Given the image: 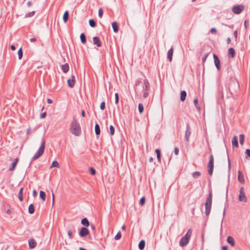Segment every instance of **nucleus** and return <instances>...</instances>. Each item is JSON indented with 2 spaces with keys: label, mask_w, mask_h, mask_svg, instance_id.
<instances>
[{
  "label": "nucleus",
  "mask_w": 250,
  "mask_h": 250,
  "mask_svg": "<svg viewBox=\"0 0 250 250\" xmlns=\"http://www.w3.org/2000/svg\"><path fill=\"white\" fill-rule=\"evenodd\" d=\"M70 131L72 134L76 136H79L81 134L80 124L75 117L73 118L71 122Z\"/></svg>",
  "instance_id": "f257e3e1"
},
{
  "label": "nucleus",
  "mask_w": 250,
  "mask_h": 250,
  "mask_svg": "<svg viewBox=\"0 0 250 250\" xmlns=\"http://www.w3.org/2000/svg\"><path fill=\"white\" fill-rule=\"evenodd\" d=\"M140 84H142L141 85L143 87V97L146 98L148 95V91L150 87L148 81L147 79H144L143 83L140 81H137L136 85H140Z\"/></svg>",
  "instance_id": "f03ea898"
},
{
  "label": "nucleus",
  "mask_w": 250,
  "mask_h": 250,
  "mask_svg": "<svg viewBox=\"0 0 250 250\" xmlns=\"http://www.w3.org/2000/svg\"><path fill=\"white\" fill-rule=\"evenodd\" d=\"M45 140L43 139H42V143L40 147L38 149L37 152L35 154L34 156L32 157L31 162L29 164V166L31 165L32 162L39 157H40L43 154L44 149H45Z\"/></svg>",
  "instance_id": "7ed1b4c3"
},
{
  "label": "nucleus",
  "mask_w": 250,
  "mask_h": 250,
  "mask_svg": "<svg viewBox=\"0 0 250 250\" xmlns=\"http://www.w3.org/2000/svg\"><path fill=\"white\" fill-rule=\"evenodd\" d=\"M212 205V193L210 192L205 203V213L207 216L210 213Z\"/></svg>",
  "instance_id": "20e7f679"
},
{
  "label": "nucleus",
  "mask_w": 250,
  "mask_h": 250,
  "mask_svg": "<svg viewBox=\"0 0 250 250\" xmlns=\"http://www.w3.org/2000/svg\"><path fill=\"white\" fill-rule=\"evenodd\" d=\"M208 167L209 175H212L214 167V158L212 154H211L209 156Z\"/></svg>",
  "instance_id": "39448f33"
},
{
  "label": "nucleus",
  "mask_w": 250,
  "mask_h": 250,
  "mask_svg": "<svg viewBox=\"0 0 250 250\" xmlns=\"http://www.w3.org/2000/svg\"><path fill=\"white\" fill-rule=\"evenodd\" d=\"M238 200L239 202H243L244 203H247L248 202L247 197L244 191V187H241L240 188Z\"/></svg>",
  "instance_id": "423d86ee"
},
{
  "label": "nucleus",
  "mask_w": 250,
  "mask_h": 250,
  "mask_svg": "<svg viewBox=\"0 0 250 250\" xmlns=\"http://www.w3.org/2000/svg\"><path fill=\"white\" fill-rule=\"evenodd\" d=\"M245 7L243 5H236L232 8V12L235 14H240L244 9Z\"/></svg>",
  "instance_id": "0eeeda50"
},
{
  "label": "nucleus",
  "mask_w": 250,
  "mask_h": 250,
  "mask_svg": "<svg viewBox=\"0 0 250 250\" xmlns=\"http://www.w3.org/2000/svg\"><path fill=\"white\" fill-rule=\"evenodd\" d=\"M191 129L189 123L186 124V130L185 131V138L187 142H189V137L191 135Z\"/></svg>",
  "instance_id": "6e6552de"
},
{
  "label": "nucleus",
  "mask_w": 250,
  "mask_h": 250,
  "mask_svg": "<svg viewBox=\"0 0 250 250\" xmlns=\"http://www.w3.org/2000/svg\"><path fill=\"white\" fill-rule=\"evenodd\" d=\"M213 59H214V62L215 65L218 70H220L221 69V65H220V60L218 57V56L214 54L213 55Z\"/></svg>",
  "instance_id": "1a4fd4ad"
},
{
  "label": "nucleus",
  "mask_w": 250,
  "mask_h": 250,
  "mask_svg": "<svg viewBox=\"0 0 250 250\" xmlns=\"http://www.w3.org/2000/svg\"><path fill=\"white\" fill-rule=\"evenodd\" d=\"M89 233V231L86 227H82L79 232V234L81 237H84Z\"/></svg>",
  "instance_id": "9d476101"
},
{
  "label": "nucleus",
  "mask_w": 250,
  "mask_h": 250,
  "mask_svg": "<svg viewBox=\"0 0 250 250\" xmlns=\"http://www.w3.org/2000/svg\"><path fill=\"white\" fill-rule=\"evenodd\" d=\"M75 83V77L72 75L71 76V78L67 80V84L69 87L72 88L74 86Z\"/></svg>",
  "instance_id": "9b49d317"
},
{
  "label": "nucleus",
  "mask_w": 250,
  "mask_h": 250,
  "mask_svg": "<svg viewBox=\"0 0 250 250\" xmlns=\"http://www.w3.org/2000/svg\"><path fill=\"white\" fill-rule=\"evenodd\" d=\"M28 244L29 248L30 249L35 248L37 246V243L33 238L30 239L28 240Z\"/></svg>",
  "instance_id": "f8f14e48"
},
{
  "label": "nucleus",
  "mask_w": 250,
  "mask_h": 250,
  "mask_svg": "<svg viewBox=\"0 0 250 250\" xmlns=\"http://www.w3.org/2000/svg\"><path fill=\"white\" fill-rule=\"evenodd\" d=\"M238 181L241 184H244L245 182L244 176L240 170L238 171Z\"/></svg>",
  "instance_id": "ddd939ff"
},
{
  "label": "nucleus",
  "mask_w": 250,
  "mask_h": 250,
  "mask_svg": "<svg viewBox=\"0 0 250 250\" xmlns=\"http://www.w3.org/2000/svg\"><path fill=\"white\" fill-rule=\"evenodd\" d=\"M189 240L184 237H182L180 240L179 245L181 247L186 246L188 243Z\"/></svg>",
  "instance_id": "4468645a"
},
{
  "label": "nucleus",
  "mask_w": 250,
  "mask_h": 250,
  "mask_svg": "<svg viewBox=\"0 0 250 250\" xmlns=\"http://www.w3.org/2000/svg\"><path fill=\"white\" fill-rule=\"evenodd\" d=\"M93 44L96 45L98 47H101L102 45L101 42L98 37H94L93 38Z\"/></svg>",
  "instance_id": "2eb2a0df"
},
{
  "label": "nucleus",
  "mask_w": 250,
  "mask_h": 250,
  "mask_svg": "<svg viewBox=\"0 0 250 250\" xmlns=\"http://www.w3.org/2000/svg\"><path fill=\"white\" fill-rule=\"evenodd\" d=\"M19 161L18 158H16L14 161L12 163L11 165L9 167V170L10 171H13L15 169V167L17 164L18 162Z\"/></svg>",
  "instance_id": "dca6fc26"
},
{
  "label": "nucleus",
  "mask_w": 250,
  "mask_h": 250,
  "mask_svg": "<svg viewBox=\"0 0 250 250\" xmlns=\"http://www.w3.org/2000/svg\"><path fill=\"white\" fill-rule=\"evenodd\" d=\"M61 69L63 73H66L69 70V66L67 63L62 64L61 66Z\"/></svg>",
  "instance_id": "f3484780"
},
{
  "label": "nucleus",
  "mask_w": 250,
  "mask_h": 250,
  "mask_svg": "<svg viewBox=\"0 0 250 250\" xmlns=\"http://www.w3.org/2000/svg\"><path fill=\"white\" fill-rule=\"evenodd\" d=\"M235 56V51L233 48L230 47L228 50V56L231 58H234Z\"/></svg>",
  "instance_id": "a211bd4d"
},
{
  "label": "nucleus",
  "mask_w": 250,
  "mask_h": 250,
  "mask_svg": "<svg viewBox=\"0 0 250 250\" xmlns=\"http://www.w3.org/2000/svg\"><path fill=\"white\" fill-rule=\"evenodd\" d=\"M173 53V49L172 48L169 49L167 52V59L169 60L170 62L172 61V56Z\"/></svg>",
  "instance_id": "6ab92c4d"
},
{
  "label": "nucleus",
  "mask_w": 250,
  "mask_h": 250,
  "mask_svg": "<svg viewBox=\"0 0 250 250\" xmlns=\"http://www.w3.org/2000/svg\"><path fill=\"white\" fill-rule=\"evenodd\" d=\"M187 97V92L185 90H183L180 93V100L181 101L184 102L186 98Z\"/></svg>",
  "instance_id": "aec40b11"
},
{
  "label": "nucleus",
  "mask_w": 250,
  "mask_h": 250,
  "mask_svg": "<svg viewBox=\"0 0 250 250\" xmlns=\"http://www.w3.org/2000/svg\"><path fill=\"white\" fill-rule=\"evenodd\" d=\"M112 27L113 28V30L114 32L117 33L118 32L119 28H118V25L117 24V22L116 21H114L112 23Z\"/></svg>",
  "instance_id": "412c9836"
},
{
  "label": "nucleus",
  "mask_w": 250,
  "mask_h": 250,
  "mask_svg": "<svg viewBox=\"0 0 250 250\" xmlns=\"http://www.w3.org/2000/svg\"><path fill=\"white\" fill-rule=\"evenodd\" d=\"M232 145L233 146H235V147H237L238 146V139L237 137L236 136H234L232 140Z\"/></svg>",
  "instance_id": "4be33fe9"
},
{
  "label": "nucleus",
  "mask_w": 250,
  "mask_h": 250,
  "mask_svg": "<svg viewBox=\"0 0 250 250\" xmlns=\"http://www.w3.org/2000/svg\"><path fill=\"white\" fill-rule=\"evenodd\" d=\"M145 244H146V243H145V241L144 240H141L138 245L139 249L140 250H144L145 248Z\"/></svg>",
  "instance_id": "5701e85b"
},
{
  "label": "nucleus",
  "mask_w": 250,
  "mask_h": 250,
  "mask_svg": "<svg viewBox=\"0 0 250 250\" xmlns=\"http://www.w3.org/2000/svg\"><path fill=\"white\" fill-rule=\"evenodd\" d=\"M227 242L229 243L231 246H234L235 245L234 240L233 237L231 236H229L227 238Z\"/></svg>",
  "instance_id": "b1692460"
},
{
  "label": "nucleus",
  "mask_w": 250,
  "mask_h": 250,
  "mask_svg": "<svg viewBox=\"0 0 250 250\" xmlns=\"http://www.w3.org/2000/svg\"><path fill=\"white\" fill-rule=\"evenodd\" d=\"M69 17V12L68 11H65L63 15V21L64 22H66Z\"/></svg>",
  "instance_id": "393cba45"
},
{
  "label": "nucleus",
  "mask_w": 250,
  "mask_h": 250,
  "mask_svg": "<svg viewBox=\"0 0 250 250\" xmlns=\"http://www.w3.org/2000/svg\"><path fill=\"white\" fill-rule=\"evenodd\" d=\"M81 224L86 227H88L89 225V223L88 219L86 218H83L81 220Z\"/></svg>",
  "instance_id": "a878e982"
},
{
  "label": "nucleus",
  "mask_w": 250,
  "mask_h": 250,
  "mask_svg": "<svg viewBox=\"0 0 250 250\" xmlns=\"http://www.w3.org/2000/svg\"><path fill=\"white\" fill-rule=\"evenodd\" d=\"M35 211L34 207L33 204H31L28 207V212L29 214H33Z\"/></svg>",
  "instance_id": "bb28decb"
},
{
  "label": "nucleus",
  "mask_w": 250,
  "mask_h": 250,
  "mask_svg": "<svg viewBox=\"0 0 250 250\" xmlns=\"http://www.w3.org/2000/svg\"><path fill=\"white\" fill-rule=\"evenodd\" d=\"M80 40L82 43L84 44L86 42V37L84 33H82L80 35Z\"/></svg>",
  "instance_id": "cd10ccee"
},
{
  "label": "nucleus",
  "mask_w": 250,
  "mask_h": 250,
  "mask_svg": "<svg viewBox=\"0 0 250 250\" xmlns=\"http://www.w3.org/2000/svg\"><path fill=\"white\" fill-rule=\"evenodd\" d=\"M23 190V188H21L20 189V191L18 194V198H19V200H20V201H22V200H23V196H22Z\"/></svg>",
  "instance_id": "c85d7f7f"
},
{
  "label": "nucleus",
  "mask_w": 250,
  "mask_h": 250,
  "mask_svg": "<svg viewBox=\"0 0 250 250\" xmlns=\"http://www.w3.org/2000/svg\"><path fill=\"white\" fill-rule=\"evenodd\" d=\"M95 132L96 135H99L100 134V127L97 124H96L95 125Z\"/></svg>",
  "instance_id": "c756f323"
},
{
  "label": "nucleus",
  "mask_w": 250,
  "mask_h": 250,
  "mask_svg": "<svg viewBox=\"0 0 250 250\" xmlns=\"http://www.w3.org/2000/svg\"><path fill=\"white\" fill-rule=\"evenodd\" d=\"M155 152L157 154V158L159 162H161V151L158 148L155 150Z\"/></svg>",
  "instance_id": "7c9ffc66"
},
{
  "label": "nucleus",
  "mask_w": 250,
  "mask_h": 250,
  "mask_svg": "<svg viewBox=\"0 0 250 250\" xmlns=\"http://www.w3.org/2000/svg\"><path fill=\"white\" fill-rule=\"evenodd\" d=\"M40 197L43 201H45L46 199V194L45 192L42 190H41L40 191Z\"/></svg>",
  "instance_id": "2f4dec72"
},
{
  "label": "nucleus",
  "mask_w": 250,
  "mask_h": 250,
  "mask_svg": "<svg viewBox=\"0 0 250 250\" xmlns=\"http://www.w3.org/2000/svg\"><path fill=\"white\" fill-rule=\"evenodd\" d=\"M201 175V173L199 171H195L192 173V176L193 178L196 179Z\"/></svg>",
  "instance_id": "473e14b6"
},
{
  "label": "nucleus",
  "mask_w": 250,
  "mask_h": 250,
  "mask_svg": "<svg viewBox=\"0 0 250 250\" xmlns=\"http://www.w3.org/2000/svg\"><path fill=\"white\" fill-rule=\"evenodd\" d=\"M194 104L196 108L198 109V110L200 111L201 108L198 104V100L197 99H195L194 100Z\"/></svg>",
  "instance_id": "72a5a7b5"
},
{
  "label": "nucleus",
  "mask_w": 250,
  "mask_h": 250,
  "mask_svg": "<svg viewBox=\"0 0 250 250\" xmlns=\"http://www.w3.org/2000/svg\"><path fill=\"white\" fill-rule=\"evenodd\" d=\"M53 167H59V164L58 163V162L56 161H54L52 163V164L50 167V168Z\"/></svg>",
  "instance_id": "f704fd0d"
},
{
  "label": "nucleus",
  "mask_w": 250,
  "mask_h": 250,
  "mask_svg": "<svg viewBox=\"0 0 250 250\" xmlns=\"http://www.w3.org/2000/svg\"><path fill=\"white\" fill-rule=\"evenodd\" d=\"M35 14V11H33L31 12H29V13H28L27 14H25V18H29V17H33Z\"/></svg>",
  "instance_id": "c9c22d12"
},
{
  "label": "nucleus",
  "mask_w": 250,
  "mask_h": 250,
  "mask_svg": "<svg viewBox=\"0 0 250 250\" xmlns=\"http://www.w3.org/2000/svg\"><path fill=\"white\" fill-rule=\"evenodd\" d=\"M245 136L244 134H240L239 135V141L241 145H243L244 143Z\"/></svg>",
  "instance_id": "e433bc0d"
},
{
  "label": "nucleus",
  "mask_w": 250,
  "mask_h": 250,
  "mask_svg": "<svg viewBox=\"0 0 250 250\" xmlns=\"http://www.w3.org/2000/svg\"><path fill=\"white\" fill-rule=\"evenodd\" d=\"M89 25L91 27H94L96 26V22L93 19H90L89 21Z\"/></svg>",
  "instance_id": "4c0bfd02"
},
{
  "label": "nucleus",
  "mask_w": 250,
  "mask_h": 250,
  "mask_svg": "<svg viewBox=\"0 0 250 250\" xmlns=\"http://www.w3.org/2000/svg\"><path fill=\"white\" fill-rule=\"evenodd\" d=\"M18 54L19 59L20 60L21 59V58L22 57V55H23V52H22V48L21 47L19 49L18 52Z\"/></svg>",
  "instance_id": "58836bf2"
},
{
  "label": "nucleus",
  "mask_w": 250,
  "mask_h": 250,
  "mask_svg": "<svg viewBox=\"0 0 250 250\" xmlns=\"http://www.w3.org/2000/svg\"><path fill=\"white\" fill-rule=\"evenodd\" d=\"M138 110L140 113H142L144 111V106L141 103L139 104Z\"/></svg>",
  "instance_id": "ea45409f"
},
{
  "label": "nucleus",
  "mask_w": 250,
  "mask_h": 250,
  "mask_svg": "<svg viewBox=\"0 0 250 250\" xmlns=\"http://www.w3.org/2000/svg\"><path fill=\"white\" fill-rule=\"evenodd\" d=\"M146 202V198L145 197H142L139 202V204L141 206H143Z\"/></svg>",
  "instance_id": "a19ab883"
},
{
  "label": "nucleus",
  "mask_w": 250,
  "mask_h": 250,
  "mask_svg": "<svg viewBox=\"0 0 250 250\" xmlns=\"http://www.w3.org/2000/svg\"><path fill=\"white\" fill-rule=\"evenodd\" d=\"M110 134L111 135H113L114 134L115 129L113 125H111L109 126Z\"/></svg>",
  "instance_id": "79ce46f5"
},
{
  "label": "nucleus",
  "mask_w": 250,
  "mask_h": 250,
  "mask_svg": "<svg viewBox=\"0 0 250 250\" xmlns=\"http://www.w3.org/2000/svg\"><path fill=\"white\" fill-rule=\"evenodd\" d=\"M228 170H229V171L230 170V168H231V166H230V159L229 157V155H228Z\"/></svg>",
  "instance_id": "37998d69"
},
{
  "label": "nucleus",
  "mask_w": 250,
  "mask_h": 250,
  "mask_svg": "<svg viewBox=\"0 0 250 250\" xmlns=\"http://www.w3.org/2000/svg\"><path fill=\"white\" fill-rule=\"evenodd\" d=\"M121 232L120 231H119L117 234L116 235H115V237H114V239L115 240H119L121 238Z\"/></svg>",
  "instance_id": "c03bdc74"
},
{
  "label": "nucleus",
  "mask_w": 250,
  "mask_h": 250,
  "mask_svg": "<svg viewBox=\"0 0 250 250\" xmlns=\"http://www.w3.org/2000/svg\"><path fill=\"white\" fill-rule=\"evenodd\" d=\"M72 232V230H68L67 231V234L70 239H71L73 238Z\"/></svg>",
  "instance_id": "a18cd8bd"
},
{
  "label": "nucleus",
  "mask_w": 250,
  "mask_h": 250,
  "mask_svg": "<svg viewBox=\"0 0 250 250\" xmlns=\"http://www.w3.org/2000/svg\"><path fill=\"white\" fill-rule=\"evenodd\" d=\"M208 53H205L203 57L202 58V62L203 63H204L206 61L208 57Z\"/></svg>",
  "instance_id": "49530a36"
},
{
  "label": "nucleus",
  "mask_w": 250,
  "mask_h": 250,
  "mask_svg": "<svg viewBox=\"0 0 250 250\" xmlns=\"http://www.w3.org/2000/svg\"><path fill=\"white\" fill-rule=\"evenodd\" d=\"M115 103L116 104H118L119 103V95L117 93L115 94Z\"/></svg>",
  "instance_id": "de8ad7c7"
},
{
  "label": "nucleus",
  "mask_w": 250,
  "mask_h": 250,
  "mask_svg": "<svg viewBox=\"0 0 250 250\" xmlns=\"http://www.w3.org/2000/svg\"><path fill=\"white\" fill-rule=\"evenodd\" d=\"M89 171H90V172L91 174L92 175H95V173H96V170L92 167H91L89 168Z\"/></svg>",
  "instance_id": "09e8293b"
},
{
  "label": "nucleus",
  "mask_w": 250,
  "mask_h": 250,
  "mask_svg": "<svg viewBox=\"0 0 250 250\" xmlns=\"http://www.w3.org/2000/svg\"><path fill=\"white\" fill-rule=\"evenodd\" d=\"M103 9L102 8H100L99 9V11H98V15H99V17L101 18L103 16Z\"/></svg>",
  "instance_id": "8fccbe9b"
},
{
  "label": "nucleus",
  "mask_w": 250,
  "mask_h": 250,
  "mask_svg": "<svg viewBox=\"0 0 250 250\" xmlns=\"http://www.w3.org/2000/svg\"><path fill=\"white\" fill-rule=\"evenodd\" d=\"M100 109L102 110L105 109V103L104 102H103L101 103Z\"/></svg>",
  "instance_id": "3c124183"
},
{
  "label": "nucleus",
  "mask_w": 250,
  "mask_h": 250,
  "mask_svg": "<svg viewBox=\"0 0 250 250\" xmlns=\"http://www.w3.org/2000/svg\"><path fill=\"white\" fill-rule=\"evenodd\" d=\"M245 153L247 155V157H250V149L248 148L246 150Z\"/></svg>",
  "instance_id": "603ef678"
},
{
  "label": "nucleus",
  "mask_w": 250,
  "mask_h": 250,
  "mask_svg": "<svg viewBox=\"0 0 250 250\" xmlns=\"http://www.w3.org/2000/svg\"><path fill=\"white\" fill-rule=\"evenodd\" d=\"M174 152L176 155L179 154V148L178 147H175Z\"/></svg>",
  "instance_id": "864d4df0"
},
{
  "label": "nucleus",
  "mask_w": 250,
  "mask_h": 250,
  "mask_svg": "<svg viewBox=\"0 0 250 250\" xmlns=\"http://www.w3.org/2000/svg\"><path fill=\"white\" fill-rule=\"evenodd\" d=\"M185 238H186L187 239H188L189 241L190 239V237H191V236L189 235L187 233H186L185 236H183Z\"/></svg>",
  "instance_id": "5fc2aeb1"
},
{
  "label": "nucleus",
  "mask_w": 250,
  "mask_h": 250,
  "mask_svg": "<svg viewBox=\"0 0 250 250\" xmlns=\"http://www.w3.org/2000/svg\"><path fill=\"white\" fill-rule=\"evenodd\" d=\"M46 113L45 112H44L43 113H42L41 114V116H40V118H45V117L46 116Z\"/></svg>",
  "instance_id": "6e6d98bb"
},
{
  "label": "nucleus",
  "mask_w": 250,
  "mask_h": 250,
  "mask_svg": "<svg viewBox=\"0 0 250 250\" xmlns=\"http://www.w3.org/2000/svg\"><path fill=\"white\" fill-rule=\"evenodd\" d=\"M211 33H215L216 32V29L215 28H212L210 31Z\"/></svg>",
  "instance_id": "4d7b16f0"
},
{
  "label": "nucleus",
  "mask_w": 250,
  "mask_h": 250,
  "mask_svg": "<svg viewBox=\"0 0 250 250\" xmlns=\"http://www.w3.org/2000/svg\"><path fill=\"white\" fill-rule=\"evenodd\" d=\"M186 233H187L189 235L191 236V234H192V229H189L188 230V231H187V232Z\"/></svg>",
  "instance_id": "13d9d810"
},
{
  "label": "nucleus",
  "mask_w": 250,
  "mask_h": 250,
  "mask_svg": "<svg viewBox=\"0 0 250 250\" xmlns=\"http://www.w3.org/2000/svg\"><path fill=\"white\" fill-rule=\"evenodd\" d=\"M31 133V128L29 127L27 129L26 131V135H28Z\"/></svg>",
  "instance_id": "bf43d9fd"
},
{
  "label": "nucleus",
  "mask_w": 250,
  "mask_h": 250,
  "mask_svg": "<svg viewBox=\"0 0 250 250\" xmlns=\"http://www.w3.org/2000/svg\"><path fill=\"white\" fill-rule=\"evenodd\" d=\"M37 193L35 189L33 190V196L34 197H36L37 196Z\"/></svg>",
  "instance_id": "052dcab7"
},
{
  "label": "nucleus",
  "mask_w": 250,
  "mask_h": 250,
  "mask_svg": "<svg viewBox=\"0 0 250 250\" xmlns=\"http://www.w3.org/2000/svg\"><path fill=\"white\" fill-rule=\"evenodd\" d=\"M36 41H37V39H36V38H31V39H30V41L31 42H36Z\"/></svg>",
  "instance_id": "680f3d73"
},
{
  "label": "nucleus",
  "mask_w": 250,
  "mask_h": 250,
  "mask_svg": "<svg viewBox=\"0 0 250 250\" xmlns=\"http://www.w3.org/2000/svg\"><path fill=\"white\" fill-rule=\"evenodd\" d=\"M27 5L28 6L30 7L32 5V3L31 1H29L27 3Z\"/></svg>",
  "instance_id": "e2e57ef3"
},
{
  "label": "nucleus",
  "mask_w": 250,
  "mask_h": 250,
  "mask_svg": "<svg viewBox=\"0 0 250 250\" xmlns=\"http://www.w3.org/2000/svg\"><path fill=\"white\" fill-rule=\"evenodd\" d=\"M11 49L12 50H16V47L15 45H11Z\"/></svg>",
  "instance_id": "0e129e2a"
},
{
  "label": "nucleus",
  "mask_w": 250,
  "mask_h": 250,
  "mask_svg": "<svg viewBox=\"0 0 250 250\" xmlns=\"http://www.w3.org/2000/svg\"><path fill=\"white\" fill-rule=\"evenodd\" d=\"M234 37L235 38H237V31L236 30H235L234 32Z\"/></svg>",
  "instance_id": "69168bd1"
},
{
  "label": "nucleus",
  "mask_w": 250,
  "mask_h": 250,
  "mask_svg": "<svg viewBox=\"0 0 250 250\" xmlns=\"http://www.w3.org/2000/svg\"><path fill=\"white\" fill-rule=\"evenodd\" d=\"M47 102L48 104H52L53 101L52 100L50 99H47Z\"/></svg>",
  "instance_id": "338daca9"
},
{
  "label": "nucleus",
  "mask_w": 250,
  "mask_h": 250,
  "mask_svg": "<svg viewBox=\"0 0 250 250\" xmlns=\"http://www.w3.org/2000/svg\"><path fill=\"white\" fill-rule=\"evenodd\" d=\"M222 250H228V247L226 246H223L222 248Z\"/></svg>",
  "instance_id": "774afa93"
}]
</instances>
